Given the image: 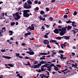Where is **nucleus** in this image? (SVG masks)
<instances>
[{
    "label": "nucleus",
    "instance_id": "f257e3e1",
    "mask_svg": "<svg viewBox=\"0 0 78 78\" xmlns=\"http://www.w3.org/2000/svg\"><path fill=\"white\" fill-rule=\"evenodd\" d=\"M22 11L23 12V16L24 17L28 18V17H29L30 16H32L33 15L31 13H30V14L28 13L30 12V10H24Z\"/></svg>",
    "mask_w": 78,
    "mask_h": 78
},
{
    "label": "nucleus",
    "instance_id": "f03ea898",
    "mask_svg": "<svg viewBox=\"0 0 78 78\" xmlns=\"http://www.w3.org/2000/svg\"><path fill=\"white\" fill-rule=\"evenodd\" d=\"M19 12H16L15 13L12 14V15L14 17V20H18L19 19H20L21 17V16L19 14Z\"/></svg>",
    "mask_w": 78,
    "mask_h": 78
},
{
    "label": "nucleus",
    "instance_id": "7ed1b4c3",
    "mask_svg": "<svg viewBox=\"0 0 78 78\" xmlns=\"http://www.w3.org/2000/svg\"><path fill=\"white\" fill-rule=\"evenodd\" d=\"M23 6L24 8H25V9H30V8H31V6L28 5L27 2L25 3Z\"/></svg>",
    "mask_w": 78,
    "mask_h": 78
},
{
    "label": "nucleus",
    "instance_id": "20e7f679",
    "mask_svg": "<svg viewBox=\"0 0 78 78\" xmlns=\"http://www.w3.org/2000/svg\"><path fill=\"white\" fill-rule=\"evenodd\" d=\"M27 53H29V55H34V52L33 51H31L30 52L27 51L26 52Z\"/></svg>",
    "mask_w": 78,
    "mask_h": 78
},
{
    "label": "nucleus",
    "instance_id": "39448f33",
    "mask_svg": "<svg viewBox=\"0 0 78 78\" xmlns=\"http://www.w3.org/2000/svg\"><path fill=\"white\" fill-rule=\"evenodd\" d=\"M38 18L40 20H42V21H45V18L42 17V16H39Z\"/></svg>",
    "mask_w": 78,
    "mask_h": 78
},
{
    "label": "nucleus",
    "instance_id": "423d86ee",
    "mask_svg": "<svg viewBox=\"0 0 78 78\" xmlns=\"http://www.w3.org/2000/svg\"><path fill=\"white\" fill-rule=\"evenodd\" d=\"M45 45L47 44H49V41L47 40H44L43 41Z\"/></svg>",
    "mask_w": 78,
    "mask_h": 78
},
{
    "label": "nucleus",
    "instance_id": "0eeeda50",
    "mask_svg": "<svg viewBox=\"0 0 78 78\" xmlns=\"http://www.w3.org/2000/svg\"><path fill=\"white\" fill-rule=\"evenodd\" d=\"M53 31L56 34H58L59 32V31L58 29H55V30H54Z\"/></svg>",
    "mask_w": 78,
    "mask_h": 78
},
{
    "label": "nucleus",
    "instance_id": "6e6552de",
    "mask_svg": "<svg viewBox=\"0 0 78 78\" xmlns=\"http://www.w3.org/2000/svg\"><path fill=\"white\" fill-rule=\"evenodd\" d=\"M70 36H65L64 37V38L66 40H69L70 39Z\"/></svg>",
    "mask_w": 78,
    "mask_h": 78
},
{
    "label": "nucleus",
    "instance_id": "1a4fd4ad",
    "mask_svg": "<svg viewBox=\"0 0 78 78\" xmlns=\"http://www.w3.org/2000/svg\"><path fill=\"white\" fill-rule=\"evenodd\" d=\"M67 69H68L66 68L65 69V70H62L61 72H64V74H66L67 73V72H65V71H66V70H67Z\"/></svg>",
    "mask_w": 78,
    "mask_h": 78
},
{
    "label": "nucleus",
    "instance_id": "9d476101",
    "mask_svg": "<svg viewBox=\"0 0 78 78\" xmlns=\"http://www.w3.org/2000/svg\"><path fill=\"white\" fill-rule=\"evenodd\" d=\"M2 57L5 59H10L11 57L8 56H2Z\"/></svg>",
    "mask_w": 78,
    "mask_h": 78
},
{
    "label": "nucleus",
    "instance_id": "9b49d317",
    "mask_svg": "<svg viewBox=\"0 0 78 78\" xmlns=\"http://www.w3.org/2000/svg\"><path fill=\"white\" fill-rule=\"evenodd\" d=\"M66 33V32H63V31H61L60 32V36H63V35H64V34H65Z\"/></svg>",
    "mask_w": 78,
    "mask_h": 78
},
{
    "label": "nucleus",
    "instance_id": "f8f14e48",
    "mask_svg": "<svg viewBox=\"0 0 78 78\" xmlns=\"http://www.w3.org/2000/svg\"><path fill=\"white\" fill-rule=\"evenodd\" d=\"M48 69H51V66L50 65V64H49L48 63V64H47V67H46Z\"/></svg>",
    "mask_w": 78,
    "mask_h": 78
},
{
    "label": "nucleus",
    "instance_id": "ddd939ff",
    "mask_svg": "<svg viewBox=\"0 0 78 78\" xmlns=\"http://www.w3.org/2000/svg\"><path fill=\"white\" fill-rule=\"evenodd\" d=\"M45 65H42V66H41V68H44V67H47V64L48 63H45Z\"/></svg>",
    "mask_w": 78,
    "mask_h": 78
},
{
    "label": "nucleus",
    "instance_id": "4468645a",
    "mask_svg": "<svg viewBox=\"0 0 78 78\" xmlns=\"http://www.w3.org/2000/svg\"><path fill=\"white\" fill-rule=\"evenodd\" d=\"M66 29L64 27H62V31H63V32H65V33H66Z\"/></svg>",
    "mask_w": 78,
    "mask_h": 78
},
{
    "label": "nucleus",
    "instance_id": "2eb2a0df",
    "mask_svg": "<svg viewBox=\"0 0 78 78\" xmlns=\"http://www.w3.org/2000/svg\"><path fill=\"white\" fill-rule=\"evenodd\" d=\"M48 53H40V55H47Z\"/></svg>",
    "mask_w": 78,
    "mask_h": 78
},
{
    "label": "nucleus",
    "instance_id": "dca6fc26",
    "mask_svg": "<svg viewBox=\"0 0 78 78\" xmlns=\"http://www.w3.org/2000/svg\"><path fill=\"white\" fill-rule=\"evenodd\" d=\"M72 26H68L67 28V30H70V29H72Z\"/></svg>",
    "mask_w": 78,
    "mask_h": 78
},
{
    "label": "nucleus",
    "instance_id": "f3484780",
    "mask_svg": "<svg viewBox=\"0 0 78 78\" xmlns=\"http://www.w3.org/2000/svg\"><path fill=\"white\" fill-rule=\"evenodd\" d=\"M46 62H47L46 61H44V60H42L41 62H40V63H41V64H46Z\"/></svg>",
    "mask_w": 78,
    "mask_h": 78
},
{
    "label": "nucleus",
    "instance_id": "a211bd4d",
    "mask_svg": "<svg viewBox=\"0 0 78 78\" xmlns=\"http://www.w3.org/2000/svg\"><path fill=\"white\" fill-rule=\"evenodd\" d=\"M9 32L10 33L9 34V36H11V35H12V34H13V32L11 30H9Z\"/></svg>",
    "mask_w": 78,
    "mask_h": 78
},
{
    "label": "nucleus",
    "instance_id": "6ab92c4d",
    "mask_svg": "<svg viewBox=\"0 0 78 78\" xmlns=\"http://www.w3.org/2000/svg\"><path fill=\"white\" fill-rule=\"evenodd\" d=\"M57 41L56 40H50L49 41V42L51 43V42L53 43V42H56Z\"/></svg>",
    "mask_w": 78,
    "mask_h": 78
},
{
    "label": "nucleus",
    "instance_id": "aec40b11",
    "mask_svg": "<svg viewBox=\"0 0 78 78\" xmlns=\"http://www.w3.org/2000/svg\"><path fill=\"white\" fill-rule=\"evenodd\" d=\"M27 3L29 4V5H32V2L30 1H27Z\"/></svg>",
    "mask_w": 78,
    "mask_h": 78
},
{
    "label": "nucleus",
    "instance_id": "412c9836",
    "mask_svg": "<svg viewBox=\"0 0 78 78\" xmlns=\"http://www.w3.org/2000/svg\"><path fill=\"white\" fill-rule=\"evenodd\" d=\"M39 67H40V66H38L37 65H36L34 66V69H36V68H39Z\"/></svg>",
    "mask_w": 78,
    "mask_h": 78
},
{
    "label": "nucleus",
    "instance_id": "4be33fe9",
    "mask_svg": "<svg viewBox=\"0 0 78 78\" xmlns=\"http://www.w3.org/2000/svg\"><path fill=\"white\" fill-rule=\"evenodd\" d=\"M41 14H45V12L43 10L41 11V12H40Z\"/></svg>",
    "mask_w": 78,
    "mask_h": 78
},
{
    "label": "nucleus",
    "instance_id": "5701e85b",
    "mask_svg": "<svg viewBox=\"0 0 78 78\" xmlns=\"http://www.w3.org/2000/svg\"><path fill=\"white\" fill-rule=\"evenodd\" d=\"M66 22L67 23H72V21H70V20H69L68 21H66Z\"/></svg>",
    "mask_w": 78,
    "mask_h": 78
},
{
    "label": "nucleus",
    "instance_id": "b1692460",
    "mask_svg": "<svg viewBox=\"0 0 78 78\" xmlns=\"http://www.w3.org/2000/svg\"><path fill=\"white\" fill-rule=\"evenodd\" d=\"M15 55L16 57H19V56H20V54L19 53H16Z\"/></svg>",
    "mask_w": 78,
    "mask_h": 78
},
{
    "label": "nucleus",
    "instance_id": "393cba45",
    "mask_svg": "<svg viewBox=\"0 0 78 78\" xmlns=\"http://www.w3.org/2000/svg\"><path fill=\"white\" fill-rule=\"evenodd\" d=\"M15 24H16V23L13 22L11 23V26H13V25H15Z\"/></svg>",
    "mask_w": 78,
    "mask_h": 78
},
{
    "label": "nucleus",
    "instance_id": "a878e982",
    "mask_svg": "<svg viewBox=\"0 0 78 78\" xmlns=\"http://www.w3.org/2000/svg\"><path fill=\"white\" fill-rule=\"evenodd\" d=\"M55 38L56 39H58V40H61V37H55Z\"/></svg>",
    "mask_w": 78,
    "mask_h": 78
},
{
    "label": "nucleus",
    "instance_id": "bb28decb",
    "mask_svg": "<svg viewBox=\"0 0 78 78\" xmlns=\"http://www.w3.org/2000/svg\"><path fill=\"white\" fill-rule=\"evenodd\" d=\"M8 65V66H10V67H14V66H13L11 64H9Z\"/></svg>",
    "mask_w": 78,
    "mask_h": 78
},
{
    "label": "nucleus",
    "instance_id": "cd10ccee",
    "mask_svg": "<svg viewBox=\"0 0 78 78\" xmlns=\"http://www.w3.org/2000/svg\"><path fill=\"white\" fill-rule=\"evenodd\" d=\"M58 53H64V51L62 50L59 51H58Z\"/></svg>",
    "mask_w": 78,
    "mask_h": 78
},
{
    "label": "nucleus",
    "instance_id": "c85d7f7f",
    "mask_svg": "<svg viewBox=\"0 0 78 78\" xmlns=\"http://www.w3.org/2000/svg\"><path fill=\"white\" fill-rule=\"evenodd\" d=\"M46 76H47L45 75L42 76H41V78H46Z\"/></svg>",
    "mask_w": 78,
    "mask_h": 78
},
{
    "label": "nucleus",
    "instance_id": "c756f323",
    "mask_svg": "<svg viewBox=\"0 0 78 78\" xmlns=\"http://www.w3.org/2000/svg\"><path fill=\"white\" fill-rule=\"evenodd\" d=\"M61 57H60V59H62V58H63V57H64V55H63V54H61Z\"/></svg>",
    "mask_w": 78,
    "mask_h": 78
},
{
    "label": "nucleus",
    "instance_id": "7c9ffc66",
    "mask_svg": "<svg viewBox=\"0 0 78 78\" xmlns=\"http://www.w3.org/2000/svg\"><path fill=\"white\" fill-rule=\"evenodd\" d=\"M76 14H77V12H76V11H75L73 12L74 16H76Z\"/></svg>",
    "mask_w": 78,
    "mask_h": 78
},
{
    "label": "nucleus",
    "instance_id": "2f4dec72",
    "mask_svg": "<svg viewBox=\"0 0 78 78\" xmlns=\"http://www.w3.org/2000/svg\"><path fill=\"white\" fill-rule=\"evenodd\" d=\"M63 17L64 19H66V18H67V17H68V16L67 15H65Z\"/></svg>",
    "mask_w": 78,
    "mask_h": 78
},
{
    "label": "nucleus",
    "instance_id": "473e14b6",
    "mask_svg": "<svg viewBox=\"0 0 78 78\" xmlns=\"http://www.w3.org/2000/svg\"><path fill=\"white\" fill-rule=\"evenodd\" d=\"M25 59H29L30 60H32V59H31L30 58V57H27V56H26Z\"/></svg>",
    "mask_w": 78,
    "mask_h": 78
},
{
    "label": "nucleus",
    "instance_id": "72a5a7b5",
    "mask_svg": "<svg viewBox=\"0 0 78 78\" xmlns=\"http://www.w3.org/2000/svg\"><path fill=\"white\" fill-rule=\"evenodd\" d=\"M56 59H53V60L51 61V62H56Z\"/></svg>",
    "mask_w": 78,
    "mask_h": 78
},
{
    "label": "nucleus",
    "instance_id": "f704fd0d",
    "mask_svg": "<svg viewBox=\"0 0 78 78\" xmlns=\"http://www.w3.org/2000/svg\"><path fill=\"white\" fill-rule=\"evenodd\" d=\"M28 50H29V51L30 52L32 51H33V50L31 49V48H28Z\"/></svg>",
    "mask_w": 78,
    "mask_h": 78
},
{
    "label": "nucleus",
    "instance_id": "c9c22d12",
    "mask_svg": "<svg viewBox=\"0 0 78 78\" xmlns=\"http://www.w3.org/2000/svg\"><path fill=\"white\" fill-rule=\"evenodd\" d=\"M7 42H8V43H9V44H12V42H10L9 40H7Z\"/></svg>",
    "mask_w": 78,
    "mask_h": 78
},
{
    "label": "nucleus",
    "instance_id": "e433bc0d",
    "mask_svg": "<svg viewBox=\"0 0 78 78\" xmlns=\"http://www.w3.org/2000/svg\"><path fill=\"white\" fill-rule=\"evenodd\" d=\"M60 46L62 48V49H64V46H63V45L62 44H60Z\"/></svg>",
    "mask_w": 78,
    "mask_h": 78
},
{
    "label": "nucleus",
    "instance_id": "4c0bfd02",
    "mask_svg": "<svg viewBox=\"0 0 78 78\" xmlns=\"http://www.w3.org/2000/svg\"><path fill=\"white\" fill-rule=\"evenodd\" d=\"M22 1H20V2H18V4L19 5H21V4H22Z\"/></svg>",
    "mask_w": 78,
    "mask_h": 78
},
{
    "label": "nucleus",
    "instance_id": "58836bf2",
    "mask_svg": "<svg viewBox=\"0 0 78 78\" xmlns=\"http://www.w3.org/2000/svg\"><path fill=\"white\" fill-rule=\"evenodd\" d=\"M38 3V1L37 0V1H35L34 2V3L35 4H37Z\"/></svg>",
    "mask_w": 78,
    "mask_h": 78
},
{
    "label": "nucleus",
    "instance_id": "ea45409f",
    "mask_svg": "<svg viewBox=\"0 0 78 78\" xmlns=\"http://www.w3.org/2000/svg\"><path fill=\"white\" fill-rule=\"evenodd\" d=\"M1 51V52H5L6 50H5V49L2 50Z\"/></svg>",
    "mask_w": 78,
    "mask_h": 78
},
{
    "label": "nucleus",
    "instance_id": "a19ab883",
    "mask_svg": "<svg viewBox=\"0 0 78 78\" xmlns=\"http://www.w3.org/2000/svg\"><path fill=\"white\" fill-rule=\"evenodd\" d=\"M47 47L48 48H51V47H50V45L48 44L47 45Z\"/></svg>",
    "mask_w": 78,
    "mask_h": 78
},
{
    "label": "nucleus",
    "instance_id": "79ce46f5",
    "mask_svg": "<svg viewBox=\"0 0 78 78\" xmlns=\"http://www.w3.org/2000/svg\"><path fill=\"white\" fill-rule=\"evenodd\" d=\"M49 20H51V21H53V18H51V17H50L49 18Z\"/></svg>",
    "mask_w": 78,
    "mask_h": 78
},
{
    "label": "nucleus",
    "instance_id": "37998d69",
    "mask_svg": "<svg viewBox=\"0 0 78 78\" xmlns=\"http://www.w3.org/2000/svg\"><path fill=\"white\" fill-rule=\"evenodd\" d=\"M34 64H38V62H37V61H35L34 62Z\"/></svg>",
    "mask_w": 78,
    "mask_h": 78
},
{
    "label": "nucleus",
    "instance_id": "c03bdc74",
    "mask_svg": "<svg viewBox=\"0 0 78 78\" xmlns=\"http://www.w3.org/2000/svg\"><path fill=\"white\" fill-rule=\"evenodd\" d=\"M24 35H24L25 37H26V36H27V37H28V35L27 33H25L24 34Z\"/></svg>",
    "mask_w": 78,
    "mask_h": 78
},
{
    "label": "nucleus",
    "instance_id": "a18cd8bd",
    "mask_svg": "<svg viewBox=\"0 0 78 78\" xmlns=\"http://www.w3.org/2000/svg\"><path fill=\"white\" fill-rule=\"evenodd\" d=\"M29 33H27V35H30V34H31V32H30V31H29Z\"/></svg>",
    "mask_w": 78,
    "mask_h": 78
},
{
    "label": "nucleus",
    "instance_id": "49530a36",
    "mask_svg": "<svg viewBox=\"0 0 78 78\" xmlns=\"http://www.w3.org/2000/svg\"><path fill=\"white\" fill-rule=\"evenodd\" d=\"M39 7H37L35 8V10H36V11H38V10H39Z\"/></svg>",
    "mask_w": 78,
    "mask_h": 78
},
{
    "label": "nucleus",
    "instance_id": "de8ad7c7",
    "mask_svg": "<svg viewBox=\"0 0 78 78\" xmlns=\"http://www.w3.org/2000/svg\"><path fill=\"white\" fill-rule=\"evenodd\" d=\"M55 1H56L55 0H51V3H55Z\"/></svg>",
    "mask_w": 78,
    "mask_h": 78
},
{
    "label": "nucleus",
    "instance_id": "09e8293b",
    "mask_svg": "<svg viewBox=\"0 0 78 78\" xmlns=\"http://www.w3.org/2000/svg\"><path fill=\"white\" fill-rule=\"evenodd\" d=\"M26 45V44L25 43H22V45L23 46H24V45Z\"/></svg>",
    "mask_w": 78,
    "mask_h": 78
},
{
    "label": "nucleus",
    "instance_id": "8fccbe9b",
    "mask_svg": "<svg viewBox=\"0 0 78 78\" xmlns=\"http://www.w3.org/2000/svg\"><path fill=\"white\" fill-rule=\"evenodd\" d=\"M55 44H56V45H57L58 46V47H60V46L59 44H58V42H55Z\"/></svg>",
    "mask_w": 78,
    "mask_h": 78
},
{
    "label": "nucleus",
    "instance_id": "3c124183",
    "mask_svg": "<svg viewBox=\"0 0 78 78\" xmlns=\"http://www.w3.org/2000/svg\"><path fill=\"white\" fill-rule=\"evenodd\" d=\"M72 26H73V27H76V25H74V24H72Z\"/></svg>",
    "mask_w": 78,
    "mask_h": 78
},
{
    "label": "nucleus",
    "instance_id": "603ef678",
    "mask_svg": "<svg viewBox=\"0 0 78 78\" xmlns=\"http://www.w3.org/2000/svg\"><path fill=\"white\" fill-rule=\"evenodd\" d=\"M41 72H43L44 70V68H41Z\"/></svg>",
    "mask_w": 78,
    "mask_h": 78
},
{
    "label": "nucleus",
    "instance_id": "864d4df0",
    "mask_svg": "<svg viewBox=\"0 0 78 78\" xmlns=\"http://www.w3.org/2000/svg\"><path fill=\"white\" fill-rule=\"evenodd\" d=\"M43 17H47V15H44L43 16Z\"/></svg>",
    "mask_w": 78,
    "mask_h": 78
},
{
    "label": "nucleus",
    "instance_id": "5fc2aeb1",
    "mask_svg": "<svg viewBox=\"0 0 78 78\" xmlns=\"http://www.w3.org/2000/svg\"><path fill=\"white\" fill-rule=\"evenodd\" d=\"M46 11L48 12V11H49V9L48 8H46Z\"/></svg>",
    "mask_w": 78,
    "mask_h": 78
},
{
    "label": "nucleus",
    "instance_id": "6e6d98bb",
    "mask_svg": "<svg viewBox=\"0 0 78 78\" xmlns=\"http://www.w3.org/2000/svg\"><path fill=\"white\" fill-rule=\"evenodd\" d=\"M41 65H42V64H41V63H40V64L39 63L37 65V66H41Z\"/></svg>",
    "mask_w": 78,
    "mask_h": 78
},
{
    "label": "nucleus",
    "instance_id": "4d7b16f0",
    "mask_svg": "<svg viewBox=\"0 0 78 78\" xmlns=\"http://www.w3.org/2000/svg\"><path fill=\"white\" fill-rule=\"evenodd\" d=\"M56 66L57 67H61V66L59 65H56Z\"/></svg>",
    "mask_w": 78,
    "mask_h": 78
},
{
    "label": "nucleus",
    "instance_id": "13d9d810",
    "mask_svg": "<svg viewBox=\"0 0 78 78\" xmlns=\"http://www.w3.org/2000/svg\"><path fill=\"white\" fill-rule=\"evenodd\" d=\"M51 67H55V65H54V64H51Z\"/></svg>",
    "mask_w": 78,
    "mask_h": 78
},
{
    "label": "nucleus",
    "instance_id": "bf43d9fd",
    "mask_svg": "<svg viewBox=\"0 0 78 78\" xmlns=\"http://www.w3.org/2000/svg\"><path fill=\"white\" fill-rule=\"evenodd\" d=\"M41 60H42L43 59H45V58H43L42 57H41L40 58Z\"/></svg>",
    "mask_w": 78,
    "mask_h": 78
},
{
    "label": "nucleus",
    "instance_id": "052dcab7",
    "mask_svg": "<svg viewBox=\"0 0 78 78\" xmlns=\"http://www.w3.org/2000/svg\"><path fill=\"white\" fill-rule=\"evenodd\" d=\"M31 30H34V27H31Z\"/></svg>",
    "mask_w": 78,
    "mask_h": 78
},
{
    "label": "nucleus",
    "instance_id": "680f3d73",
    "mask_svg": "<svg viewBox=\"0 0 78 78\" xmlns=\"http://www.w3.org/2000/svg\"><path fill=\"white\" fill-rule=\"evenodd\" d=\"M71 65L72 67H75V64H72Z\"/></svg>",
    "mask_w": 78,
    "mask_h": 78
},
{
    "label": "nucleus",
    "instance_id": "e2e57ef3",
    "mask_svg": "<svg viewBox=\"0 0 78 78\" xmlns=\"http://www.w3.org/2000/svg\"><path fill=\"white\" fill-rule=\"evenodd\" d=\"M73 34H76V33L77 32H76V31H75V30H73Z\"/></svg>",
    "mask_w": 78,
    "mask_h": 78
},
{
    "label": "nucleus",
    "instance_id": "0e129e2a",
    "mask_svg": "<svg viewBox=\"0 0 78 78\" xmlns=\"http://www.w3.org/2000/svg\"><path fill=\"white\" fill-rule=\"evenodd\" d=\"M44 37L45 38H48V36H47V35H45Z\"/></svg>",
    "mask_w": 78,
    "mask_h": 78
},
{
    "label": "nucleus",
    "instance_id": "69168bd1",
    "mask_svg": "<svg viewBox=\"0 0 78 78\" xmlns=\"http://www.w3.org/2000/svg\"><path fill=\"white\" fill-rule=\"evenodd\" d=\"M2 17H3V16H5V13L4 12H3L2 14Z\"/></svg>",
    "mask_w": 78,
    "mask_h": 78
},
{
    "label": "nucleus",
    "instance_id": "338daca9",
    "mask_svg": "<svg viewBox=\"0 0 78 78\" xmlns=\"http://www.w3.org/2000/svg\"><path fill=\"white\" fill-rule=\"evenodd\" d=\"M74 29L75 30H76L77 31H76V32H78V29H76L75 28H74Z\"/></svg>",
    "mask_w": 78,
    "mask_h": 78
},
{
    "label": "nucleus",
    "instance_id": "774afa93",
    "mask_svg": "<svg viewBox=\"0 0 78 78\" xmlns=\"http://www.w3.org/2000/svg\"><path fill=\"white\" fill-rule=\"evenodd\" d=\"M52 55H56V52H53Z\"/></svg>",
    "mask_w": 78,
    "mask_h": 78
}]
</instances>
